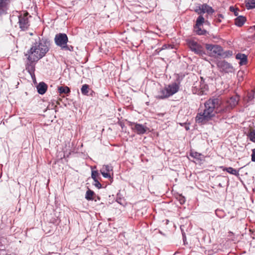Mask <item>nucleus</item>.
Returning <instances> with one entry per match:
<instances>
[{
  "label": "nucleus",
  "instance_id": "obj_1",
  "mask_svg": "<svg viewBox=\"0 0 255 255\" xmlns=\"http://www.w3.org/2000/svg\"><path fill=\"white\" fill-rule=\"evenodd\" d=\"M204 109L203 112L198 113L195 121L198 124H205L217 113H223L222 110V100L220 98L212 97L204 103Z\"/></svg>",
  "mask_w": 255,
  "mask_h": 255
},
{
  "label": "nucleus",
  "instance_id": "obj_2",
  "mask_svg": "<svg viewBox=\"0 0 255 255\" xmlns=\"http://www.w3.org/2000/svg\"><path fill=\"white\" fill-rule=\"evenodd\" d=\"M50 41L46 39L38 37L37 40L33 43L30 49L25 54L28 56L27 59L29 62H34L43 58L49 51Z\"/></svg>",
  "mask_w": 255,
  "mask_h": 255
},
{
  "label": "nucleus",
  "instance_id": "obj_3",
  "mask_svg": "<svg viewBox=\"0 0 255 255\" xmlns=\"http://www.w3.org/2000/svg\"><path fill=\"white\" fill-rule=\"evenodd\" d=\"M179 89V84L176 82L172 83L165 87L164 88L161 89L158 95L156 96V98L159 99H164L172 96L177 93Z\"/></svg>",
  "mask_w": 255,
  "mask_h": 255
},
{
  "label": "nucleus",
  "instance_id": "obj_4",
  "mask_svg": "<svg viewBox=\"0 0 255 255\" xmlns=\"http://www.w3.org/2000/svg\"><path fill=\"white\" fill-rule=\"evenodd\" d=\"M31 16L29 15L28 12H20L18 15V24L19 28L22 31L27 30L30 26V21L29 17Z\"/></svg>",
  "mask_w": 255,
  "mask_h": 255
},
{
  "label": "nucleus",
  "instance_id": "obj_5",
  "mask_svg": "<svg viewBox=\"0 0 255 255\" xmlns=\"http://www.w3.org/2000/svg\"><path fill=\"white\" fill-rule=\"evenodd\" d=\"M205 47L211 56H221V55H223V48L219 45L206 44Z\"/></svg>",
  "mask_w": 255,
  "mask_h": 255
},
{
  "label": "nucleus",
  "instance_id": "obj_6",
  "mask_svg": "<svg viewBox=\"0 0 255 255\" xmlns=\"http://www.w3.org/2000/svg\"><path fill=\"white\" fill-rule=\"evenodd\" d=\"M239 98L238 96L232 97L227 101L226 105L222 104V110L223 113L229 112L233 109L238 103Z\"/></svg>",
  "mask_w": 255,
  "mask_h": 255
},
{
  "label": "nucleus",
  "instance_id": "obj_7",
  "mask_svg": "<svg viewBox=\"0 0 255 255\" xmlns=\"http://www.w3.org/2000/svg\"><path fill=\"white\" fill-rule=\"evenodd\" d=\"M187 44L190 50L195 54L202 56L205 54L204 48L200 44L194 40H189Z\"/></svg>",
  "mask_w": 255,
  "mask_h": 255
},
{
  "label": "nucleus",
  "instance_id": "obj_8",
  "mask_svg": "<svg viewBox=\"0 0 255 255\" xmlns=\"http://www.w3.org/2000/svg\"><path fill=\"white\" fill-rule=\"evenodd\" d=\"M55 44L60 47L62 50L68 42V38L65 33H59L56 34L54 37Z\"/></svg>",
  "mask_w": 255,
  "mask_h": 255
},
{
  "label": "nucleus",
  "instance_id": "obj_9",
  "mask_svg": "<svg viewBox=\"0 0 255 255\" xmlns=\"http://www.w3.org/2000/svg\"><path fill=\"white\" fill-rule=\"evenodd\" d=\"M129 125L133 131L138 134H143L149 129L148 128L144 125L130 122Z\"/></svg>",
  "mask_w": 255,
  "mask_h": 255
},
{
  "label": "nucleus",
  "instance_id": "obj_10",
  "mask_svg": "<svg viewBox=\"0 0 255 255\" xmlns=\"http://www.w3.org/2000/svg\"><path fill=\"white\" fill-rule=\"evenodd\" d=\"M217 66L220 71L225 73H232L234 68L232 65L225 60L220 61L217 63Z\"/></svg>",
  "mask_w": 255,
  "mask_h": 255
},
{
  "label": "nucleus",
  "instance_id": "obj_11",
  "mask_svg": "<svg viewBox=\"0 0 255 255\" xmlns=\"http://www.w3.org/2000/svg\"><path fill=\"white\" fill-rule=\"evenodd\" d=\"M11 0H0V16L6 14Z\"/></svg>",
  "mask_w": 255,
  "mask_h": 255
},
{
  "label": "nucleus",
  "instance_id": "obj_12",
  "mask_svg": "<svg viewBox=\"0 0 255 255\" xmlns=\"http://www.w3.org/2000/svg\"><path fill=\"white\" fill-rule=\"evenodd\" d=\"M195 11L198 14L204 13L205 12H207L208 14H212L214 12V10L212 7L209 6L207 4H203L199 6V9L195 10Z\"/></svg>",
  "mask_w": 255,
  "mask_h": 255
},
{
  "label": "nucleus",
  "instance_id": "obj_13",
  "mask_svg": "<svg viewBox=\"0 0 255 255\" xmlns=\"http://www.w3.org/2000/svg\"><path fill=\"white\" fill-rule=\"evenodd\" d=\"M237 59L240 60L239 64L241 65H246L247 63V56L243 53H238L236 56Z\"/></svg>",
  "mask_w": 255,
  "mask_h": 255
},
{
  "label": "nucleus",
  "instance_id": "obj_14",
  "mask_svg": "<svg viewBox=\"0 0 255 255\" xmlns=\"http://www.w3.org/2000/svg\"><path fill=\"white\" fill-rule=\"evenodd\" d=\"M38 93L40 95L45 94L47 89V85L44 82H40L37 86Z\"/></svg>",
  "mask_w": 255,
  "mask_h": 255
},
{
  "label": "nucleus",
  "instance_id": "obj_15",
  "mask_svg": "<svg viewBox=\"0 0 255 255\" xmlns=\"http://www.w3.org/2000/svg\"><path fill=\"white\" fill-rule=\"evenodd\" d=\"M246 20V18L243 16H239L235 19V23L238 26H242Z\"/></svg>",
  "mask_w": 255,
  "mask_h": 255
},
{
  "label": "nucleus",
  "instance_id": "obj_16",
  "mask_svg": "<svg viewBox=\"0 0 255 255\" xmlns=\"http://www.w3.org/2000/svg\"><path fill=\"white\" fill-rule=\"evenodd\" d=\"M221 168H222L223 171H226L227 172L229 173L230 174L236 175L237 176L239 175V171L231 167H224L222 166Z\"/></svg>",
  "mask_w": 255,
  "mask_h": 255
},
{
  "label": "nucleus",
  "instance_id": "obj_17",
  "mask_svg": "<svg viewBox=\"0 0 255 255\" xmlns=\"http://www.w3.org/2000/svg\"><path fill=\"white\" fill-rule=\"evenodd\" d=\"M8 241L7 239L4 237L0 238V251L4 252L3 250H5V246H7Z\"/></svg>",
  "mask_w": 255,
  "mask_h": 255
},
{
  "label": "nucleus",
  "instance_id": "obj_18",
  "mask_svg": "<svg viewBox=\"0 0 255 255\" xmlns=\"http://www.w3.org/2000/svg\"><path fill=\"white\" fill-rule=\"evenodd\" d=\"M30 63L28 64L26 67V70L29 72L31 77L33 76H34V71L35 67L32 64V62H30Z\"/></svg>",
  "mask_w": 255,
  "mask_h": 255
},
{
  "label": "nucleus",
  "instance_id": "obj_19",
  "mask_svg": "<svg viewBox=\"0 0 255 255\" xmlns=\"http://www.w3.org/2000/svg\"><path fill=\"white\" fill-rule=\"evenodd\" d=\"M246 6L248 9H253L255 8V0H246Z\"/></svg>",
  "mask_w": 255,
  "mask_h": 255
},
{
  "label": "nucleus",
  "instance_id": "obj_20",
  "mask_svg": "<svg viewBox=\"0 0 255 255\" xmlns=\"http://www.w3.org/2000/svg\"><path fill=\"white\" fill-rule=\"evenodd\" d=\"M58 92L60 94H68L70 92V90L67 86H61L58 88Z\"/></svg>",
  "mask_w": 255,
  "mask_h": 255
},
{
  "label": "nucleus",
  "instance_id": "obj_21",
  "mask_svg": "<svg viewBox=\"0 0 255 255\" xmlns=\"http://www.w3.org/2000/svg\"><path fill=\"white\" fill-rule=\"evenodd\" d=\"M190 155L192 157L196 158L198 160H202L203 155L200 153L196 151H191L190 153Z\"/></svg>",
  "mask_w": 255,
  "mask_h": 255
},
{
  "label": "nucleus",
  "instance_id": "obj_22",
  "mask_svg": "<svg viewBox=\"0 0 255 255\" xmlns=\"http://www.w3.org/2000/svg\"><path fill=\"white\" fill-rule=\"evenodd\" d=\"M197 84L198 83H195L194 84V88H197V89L199 90L198 94H203L204 89H206L207 86L205 84L202 83V84H200V87H197Z\"/></svg>",
  "mask_w": 255,
  "mask_h": 255
},
{
  "label": "nucleus",
  "instance_id": "obj_23",
  "mask_svg": "<svg viewBox=\"0 0 255 255\" xmlns=\"http://www.w3.org/2000/svg\"><path fill=\"white\" fill-rule=\"evenodd\" d=\"M194 29H195V30L196 32V33L198 35H205L207 33V31L204 29H202L200 27V26L197 27V26H195Z\"/></svg>",
  "mask_w": 255,
  "mask_h": 255
},
{
  "label": "nucleus",
  "instance_id": "obj_24",
  "mask_svg": "<svg viewBox=\"0 0 255 255\" xmlns=\"http://www.w3.org/2000/svg\"><path fill=\"white\" fill-rule=\"evenodd\" d=\"M94 194V191L88 189L86 193L85 198L88 200H93V196Z\"/></svg>",
  "mask_w": 255,
  "mask_h": 255
},
{
  "label": "nucleus",
  "instance_id": "obj_25",
  "mask_svg": "<svg viewBox=\"0 0 255 255\" xmlns=\"http://www.w3.org/2000/svg\"><path fill=\"white\" fill-rule=\"evenodd\" d=\"M204 21L205 19L202 15L199 16L197 18L195 26H197V27L201 26L204 22Z\"/></svg>",
  "mask_w": 255,
  "mask_h": 255
},
{
  "label": "nucleus",
  "instance_id": "obj_26",
  "mask_svg": "<svg viewBox=\"0 0 255 255\" xmlns=\"http://www.w3.org/2000/svg\"><path fill=\"white\" fill-rule=\"evenodd\" d=\"M89 87L88 85L84 84L81 88V93L83 95H87L89 92Z\"/></svg>",
  "mask_w": 255,
  "mask_h": 255
},
{
  "label": "nucleus",
  "instance_id": "obj_27",
  "mask_svg": "<svg viewBox=\"0 0 255 255\" xmlns=\"http://www.w3.org/2000/svg\"><path fill=\"white\" fill-rule=\"evenodd\" d=\"M248 136L251 141L255 142V130H251L248 134Z\"/></svg>",
  "mask_w": 255,
  "mask_h": 255
},
{
  "label": "nucleus",
  "instance_id": "obj_28",
  "mask_svg": "<svg viewBox=\"0 0 255 255\" xmlns=\"http://www.w3.org/2000/svg\"><path fill=\"white\" fill-rule=\"evenodd\" d=\"M62 50L65 51H73L74 47L72 45H68L67 44H66Z\"/></svg>",
  "mask_w": 255,
  "mask_h": 255
},
{
  "label": "nucleus",
  "instance_id": "obj_29",
  "mask_svg": "<svg viewBox=\"0 0 255 255\" xmlns=\"http://www.w3.org/2000/svg\"><path fill=\"white\" fill-rule=\"evenodd\" d=\"M232 55V52L230 50L226 51L225 52L223 51V55H221V56H222L224 58L225 57H229L230 56H231Z\"/></svg>",
  "mask_w": 255,
  "mask_h": 255
},
{
  "label": "nucleus",
  "instance_id": "obj_30",
  "mask_svg": "<svg viewBox=\"0 0 255 255\" xmlns=\"http://www.w3.org/2000/svg\"><path fill=\"white\" fill-rule=\"evenodd\" d=\"M105 170L107 172H110L111 171L113 170V167L112 166L109 165H105L103 166L102 169L101 170H103V171H104V170Z\"/></svg>",
  "mask_w": 255,
  "mask_h": 255
},
{
  "label": "nucleus",
  "instance_id": "obj_31",
  "mask_svg": "<svg viewBox=\"0 0 255 255\" xmlns=\"http://www.w3.org/2000/svg\"><path fill=\"white\" fill-rule=\"evenodd\" d=\"M99 175L98 172L97 171H92L91 174V177L94 180H97V177Z\"/></svg>",
  "mask_w": 255,
  "mask_h": 255
},
{
  "label": "nucleus",
  "instance_id": "obj_32",
  "mask_svg": "<svg viewBox=\"0 0 255 255\" xmlns=\"http://www.w3.org/2000/svg\"><path fill=\"white\" fill-rule=\"evenodd\" d=\"M109 172H105L103 170H101V173L102 174L103 176L105 178H111V176Z\"/></svg>",
  "mask_w": 255,
  "mask_h": 255
},
{
  "label": "nucleus",
  "instance_id": "obj_33",
  "mask_svg": "<svg viewBox=\"0 0 255 255\" xmlns=\"http://www.w3.org/2000/svg\"><path fill=\"white\" fill-rule=\"evenodd\" d=\"M230 10L231 11H232V12H234V14L236 15V16H238V8H235L233 6H230Z\"/></svg>",
  "mask_w": 255,
  "mask_h": 255
},
{
  "label": "nucleus",
  "instance_id": "obj_34",
  "mask_svg": "<svg viewBox=\"0 0 255 255\" xmlns=\"http://www.w3.org/2000/svg\"><path fill=\"white\" fill-rule=\"evenodd\" d=\"M94 182H95V183L94 184V185L96 187H97L98 189H100L102 187V185L100 183V182L98 180V179L97 180H94Z\"/></svg>",
  "mask_w": 255,
  "mask_h": 255
},
{
  "label": "nucleus",
  "instance_id": "obj_35",
  "mask_svg": "<svg viewBox=\"0 0 255 255\" xmlns=\"http://www.w3.org/2000/svg\"><path fill=\"white\" fill-rule=\"evenodd\" d=\"M252 151V160L254 162H255V148L253 149Z\"/></svg>",
  "mask_w": 255,
  "mask_h": 255
},
{
  "label": "nucleus",
  "instance_id": "obj_36",
  "mask_svg": "<svg viewBox=\"0 0 255 255\" xmlns=\"http://www.w3.org/2000/svg\"><path fill=\"white\" fill-rule=\"evenodd\" d=\"M167 49V45L164 44L162 46V48L159 50L158 52L162 50Z\"/></svg>",
  "mask_w": 255,
  "mask_h": 255
},
{
  "label": "nucleus",
  "instance_id": "obj_37",
  "mask_svg": "<svg viewBox=\"0 0 255 255\" xmlns=\"http://www.w3.org/2000/svg\"><path fill=\"white\" fill-rule=\"evenodd\" d=\"M254 98V97L253 95H252V94H250L249 96H248V100L249 101H252L253 99Z\"/></svg>",
  "mask_w": 255,
  "mask_h": 255
},
{
  "label": "nucleus",
  "instance_id": "obj_38",
  "mask_svg": "<svg viewBox=\"0 0 255 255\" xmlns=\"http://www.w3.org/2000/svg\"><path fill=\"white\" fill-rule=\"evenodd\" d=\"M167 48L173 49V46H172L171 45H170V44H168L167 45Z\"/></svg>",
  "mask_w": 255,
  "mask_h": 255
},
{
  "label": "nucleus",
  "instance_id": "obj_39",
  "mask_svg": "<svg viewBox=\"0 0 255 255\" xmlns=\"http://www.w3.org/2000/svg\"><path fill=\"white\" fill-rule=\"evenodd\" d=\"M180 202L181 204L185 202L184 199V198L182 199L181 200H180Z\"/></svg>",
  "mask_w": 255,
  "mask_h": 255
},
{
  "label": "nucleus",
  "instance_id": "obj_40",
  "mask_svg": "<svg viewBox=\"0 0 255 255\" xmlns=\"http://www.w3.org/2000/svg\"><path fill=\"white\" fill-rule=\"evenodd\" d=\"M220 18H221V17H218V18L217 19V22H221V20L220 19Z\"/></svg>",
  "mask_w": 255,
  "mask_h": 255
},
{
  "label": "nucleus",
  "instance_id": "obj_41",
  "mask_svg": "<svg viewBox=\"0 0 255 255\" xmlns=\"http://www.w3.org/2000/svg\"><path fill=\"white\" fill-rule=\"evenodd\" d=\"M218 17L223 18V15L222 14H219L218 15Z\"/></svg>",
  "mask_w": 255,
  "mask_h": 255
},
{
  "label": "nucleus",
  "instance_id": "obj_42",
  "mask_svg": "<svg viewBox=\"0 0 255 255\" xmlns=\"http://www.w3.org/2000/svg\"><path fill=\"white\" fill-rule=\"evenodd\" d=\"M5 255H15L16 254L15 253H12V254H8V253H6Z\"/></svg>",
  "mask_w": 255,
  "mask_h": 255
},
{
  "label": "nucleus",
  "instance_id": "obj_43",
  "mask_svg": "<svg viewBox=\"0 0 255 255\" xmlns=\"http://www.w3.org/2000/svg\"><path fill=\"white\" fill-rule=\"evenodd\" d=\"M218 186H219L220 187H223V186H222L221 183H219V185H218Z\"/></svg>",
  "mask_w": 255,
  "mask_h": 255
},
{
  "label": "nucleus",
  "instance_id": "obj_44",
  "mask_svg": "<svg viewBox=\"0 0 255 255\" xmlns=\"http://www.w3.org/2000/svg\"><path fill=\"white\" fill-rule=\"evenodd\" d=\"M201 81H202L203 79L202 77H201Z\"/></svg>",
  "mask_w": 255,
  "mask_h": 255
},
{
  "label": "nucleus",
  "instance_id": "obj_45",
  "mask_svg": "<svg viewBox=\"0 0 255 255\" xmlns=\"http://www.w3.org/2000/svg\"><path fill=\"white\" fill-rule=\"evenodd\" d=\"M254 29L255 30V25L254 26Z\"/></svg>",
  "mask_w": 255,
  "mask_h": 255
}]
</instances>
